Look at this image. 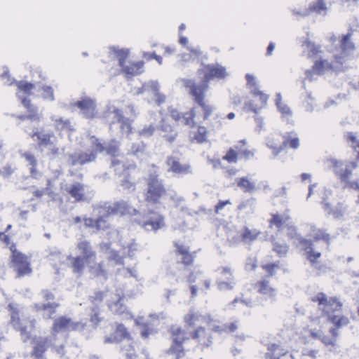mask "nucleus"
Returning a JSON list of instances; mask_svg holds the SVG:
<instances>
[{"mask_svg": "<svg viewBox=\"0 0 359 359\" xmlns=\"http://www.w3.org/2000/svg\"><path fill=\"white\" fill-rule=\"evenodd\" d=\"M151 167L156 170L150 172L146 178L147 189L144 191V201L151 205H157L161 203V198L167 194L163 180L159 177L157 166L154 164Z\"/></svg>", "mask_w": 359, "mask_h": 359, "instance_id": "obj_1", "label": "nucleus"}, {"mask_svg": "<svg viewBox=\"0 0 359 359\" xmlns=\"http://www.w3.org/2000/svg\"><path fill=\"white\" fill-rule=\"evenodd\" d=\"M184 87L188 89L189 94L191 97L192 100L196 103L203 111V120H207L213 113L215 108L210 104L205 99L206 93L208 91L207 86L196 87L195 80L183 79L182 80Z\"/></svg>", "mask_w": 359, "mask_h": 359, "instance_id": "obj_2", "label": "nucleus"}, {"mask_svg": "<svg viewBox=\"0 0 359 359\" xmlns=\"http://www.w3.org/2000/svg\"><path fill=\"white\" fill-rule=\"evenodd\" d=\"M330 162L333 172L335 175L344 184V189H351L359 191V179L355 181H350L349 179L352 175V172L358 167V164L355 161H351L344 165V163L334 158L329 160Z\"/></svg>", "mask_w": 359, "mask_h": 359, "instance_id": "obj_3", "label": "nucleus"}, {"mask_svg": "<svg viewBox=\"0 0 359 359\" xmlns=\"http://www.w3.org/2000/svg\"><path fill=\"white\" fill-rule=\"evenodd\" d=\"M8 309L11 313V325L15 330L20 332L22 341L27 342L31 339V332L35 328V319L21 320L20 311L18 306L13 304H9Z\"/></svg>", "mask_w": 359, "mask_h": 359, "instance_id": "obj_4", "label": "nucleus"}, {"mask_svg": "<svg viewBox=\"0 0 359 359\" xmlns=\"http://www.w3.org/2000/svg\"><path fill=\"white\" fill-rule=\"evenodd\" d=\"M30 137L36 142L40 150L43 151L45 148H48L47 155L50 158H55L60 154V149L54 144V140L56 137L53 131L35 128L30 134Z\"/></svg>", "mask_w": 359, "mask_h": 359, "instance_id": "obj_5", "label": "nucleus"}, {"mask_svg": "<svg viewBox=\"0 0 359 359\" xmlns=\"http://www.w3.org/2000/svg\"><path fill=\"white\" fill-rule=\"evenodd\" d=\"M197 74L201 76V81L199 83L196 82V87L206 86L208 90L211 80L224 79L228 76L226 68L219 63L203 65L202 68L198 69Z\"/></svg>", "mask_w": 359, "mask_h": 359, "instance_id": "obj_6", "label": "nucleus"}, {"mask_svg": "<svg viewBox=\"0 0 359 359\" xmlns=\"http://www.w3.org/2000/svg\"><path fill=\"white\" fill-rule=\"evenodd\" d=\"M287 235L289 238H296L298 240L299 244L302 246V250L305 252L306 259L312 264H314L317 260L320 257L321 253L315 251L313 249V241L309 239L303 238L297 233V227L291 222L286 224Z\"/></svg>", "mask_w": 359, "mask_h": 359, "instance_id": "obj_7", "label": "nucleus"}, {"mask_svg": "<svg viewBox=\"0 0 359 359\" xmlns=\"http://www.w3.org/2000/svg\"><path fill=\"white\" fill-rule=\"evenodd\" d=\"M10 267L16 273L18 278L29 276L32 273L29 258L22 252L16 250L15 246L11 248Z\"/></svg>", "mask_w": 359, "mask_h": 359, "instance_id": "obj_8", "label": "nucleus"}, {"mask_svg": "<svg viewBox=\"0 0 359 359\" xmlns=\"http://www.w3.org/2000/svg\"><path fill=\"white\" fill-rule=\"evenodd\" d=\"M97 209L104 210L107 215H137L139 213L136 208L123 200L114 202V203L105 202L102 205H97Z\"/></svg>", "mask_w": 359, "mask_h": 359, "instance_id": "obj_9", "label": "nucleus"}, {"mask_svg": "<svg viewBox=\"0 0 359 359\" xmlns=\"http://www.w3.org/2000/svg\"><path fill=\"white\" fill-rule=\"evenodd\" d=\"M85 327L82 322H74L69 317L61 316L54 319L50 332L55 337L58 333L83 330Z\"/></svg>", "mask_w": 359, "mask_h": 359, "instance_id": "obj_10", "label": "nucleus"}, {"mask_svg": "<svg viewBox=\"0 0 359 359\" xmlns=\"http://www.w3.org/2000/svg\"><path fill=\"white\" fill-rule=\"evenodd\" d=\"M313 302H318L319 306H323V311L328 316H332V313L341 310L342 303L336 297L327 299V295L323 292H318L315 297H311Z\"/></svg>", "mask_w": 359, "mask_h": 359, "instance_id": "obj_11", "label": "nucleus"}, {"mask_svg": "<svg viewBox=\"0 0 359 359\" xmlns=\"http://www.w3.org/2000/svg\"><path fill=\"white\" fill-rule=\"evenodd\" d=\"M97 151L96 148L86 151H79L67 156V163L71 166L77 165H83L92 162H95L97 157Z\"/></svg>", "mask_w": 359, "mask_h": 359, "instance_id": "obj_12", "label": "nucleus"}, {"mask_svg": "<svg viewBox=\"0 0 359 359\" xmlns=\"http://www.w3.org/2000/svg\"><path fill=\"white\" fill-rule=\"evenodd\" d=\"M137 222L147 231H156L165 226L163 216L154 210L144 214L142 219Z\"/></svg>", "mask_w": 359, "mask_h": 359, "instance_id": "obj_13", "label": "nucleus"}, {"mask_svg": "<svg viewBox=\"0 0 359 359\" xmlns=\"http://www.w3.org/2000/svg\"><path fill=\"white\" fill-rule=\"evenodd\" d=\"M90 140L91 147L96 148L98 153L106 151L107 154L111 156L115 157L118 156L121 143L117 140L111 139L106 146L95 135H90Z\"/></svg>", "mask_w": 359, "mask_h": 359, "instance_id": "obj_14", "label": "nucleus"}, {"mask_svg": "<svg viewBox=\"0 0 359 359\" xmlns=\"http://www.w3.org/2000/svg\"><path fill=\"white\" fill-rule=\"evenodd\" d=\"M165 163L168 167V172L177 175H189L193 172L189 163H182L180 158L177 156H167Z\"/></svg>", "mask_w": 359, "mask_h": 359, "instance_id": "obj_15", "label": "nucleus"}, {"mask_svg": "<svg viewBox=\"0 0 359 359\" xmlns=\"http://www.w3.org/2000/svg\"><path fill=\"white\" fill-rule=\"evenodd\" d=\"M217 272L220 275L216 280L217 288L220 291L233 290L236 283L231 268L220 267L217 269Z\"/></svg>", "mask_w": 359, "mask_h": 359, "instance_id": "obj_16", "label": "nucleus"}, {"mask_svg": "<svg viewBox=\"0 0 359 359\" xmlns=\"http://www.w3.org/2000/svg\"><path fill=\"white\" fill-rule=\"evenodd\" d=\"M351 33H348L342 36L340 41L341 52L340 54L334 55V62L337 64L342 65L346 61L350 53L354 50L355 45L351 40Z\"/></svg>", "mask_w": 359, "mask_h": 359, "instance_id": "obj_17", "label": "nucleus"}, {"mask_svg": "<svg viewBox=\"0 0 359 359\" xmlns=\"http://www.w3.org/2000/svg\"><path fill=\"white\" fill-rule=\"evenodd\" d=\"M190 336L191 339L196 342L198 346L201 350L208 348L212 344V337L211 334L203 327L200 326L197 327L190 333Z\"/></svg>", "mask_w": 359, "mask_h": 359, "instance_id": "obj_18", "label": "nucleus"}, {"mask_svg": "<svg viewBox=\"0 0 359 359\" xmlns=\"http://www.w3.org/2000/svg\"><path fill=\"white\" fill-rule=\"evenodd\" d=\"M100 216L94 219L90 217H84V225L88 228H94L97 231L106 230L110 228V224L107 220V217L110 215H107L105 211L97 209Z\"/></svg>", "mask_w": 359, "mask_h": 359, "instance_id": "obj_19", "label": "nucleus"}, {"mask_svg": "<svg viewBox=\"0 0 359 359\" xmlns=\"http://www.w3.org/2000/svg\"><path fill=\"white\" fill-rule=\"evenodd\" d=\"M213 320L210 315L203 316L194 309H190L189 312L184 316V322L189 327H194L200 323H205L210 325Z\"/></svg>", "mask_w": 359, "mask_h": 359, "instance_id": "obj_20", "label": "nucleus"}, {"mask_svg": "<svg viewBox=\"0 0 359 359\" xmlns=\"http://www.w3.org/2000/svg\"><path fill=\"white\" fill-rule=\"evenodd\" d=\"M74 105L81 110L85 118H93L95 116L96 103L95 100L85 97L81 100L76 102Z\"/></svg>", "mask_w": 359, "mask_h": 359, "instance_id": "obj_21", "label": "nucleus"}, {"mask_svg": "<svg viewBox=\"0 0 359 359\" xmlns=\"http://www.w3.org/2000/svg\"><path fill=\"white\" fill-rule=\"evenodd\" d=\"M131 336L128 329L122 323H118L114 333L109 336L104 337V344L119 343L124 339H130Z\"/></svg>", "mask_w": 359, "mask_h": 359, "instance_id": "obj_22", "label": "nucleus"}, {"mask_svg": "<svg viewBox=\"0 0 359 359\" xmlns=\"http://www.w3.org/2000/svg\"><path fill=\"white\" fill-rule=\"evenodd\" d=\"M59 306L60 304L55 302L43 304L37 303L34 305L36 311L41 313V316L45 320L53 319Z\"/></svg>", "mask_w": 359, "mask_h": 359, "instance_id": "obj_23", "label": "nucleus"}, {"mask_svg": "<svg viewBox=\"0 0 359 359\" xmlns=\"http://www.w3.org/2000/svg\"><path fill=\"white\" fill-rule=\"evenodd\" d=\"M158 130L161 133V137L169 144H172L178 137L177 130L164 118L161 120Z\"/></svg>", "mask_w": 359, "mask_h": 359, "instance_id": "obj_24", "label": "nucleus"}, {"mask_svg": "<svg viewBox=\"0 0 359 359\" xmlns=\"http://www.w3.org/2000/svg\"><path fill=\"white\" fill-rule=\"evenodd\" d=\"M124 298L123 294L122 296L117 294L116 299L108 302L109 309L115 315L131 316L130 312L123 302Z\"/></svg>", "mask_w": 359, "mask_h": 359, "instance_id": "obj_25", "label": "nucleus"}, {"mask_svg": "<svg viewBox=\"0 0 359 359\" xmlns=\"http://www.w3.org/2000/svg\"><path fill=\"white\" fill-rule=\"evenodd\" d=\"M33 344L34 346L30 355H44L45 352L51 345V339L49 337H36L33 338Z\"/></svg>", "mask_w": 359, "mask_h": 359, "instance_id": "obj_26", "label": "nucleus"}, {"mask_svg": "<svg viewBox=\"0 0 359 359\" xmlns=\"http://www.w3.org/2000/svg\"><path fill=\"white\" fill-rule=\"evenodd\" d=\"M77 249L81 254L82 258L87 262H93L96 259V252L93 250L90 243L88 241H80L77 244Z\"/></svg>", "mask_w": 359, "mask_h": 359, "instance_id": "obj_27", "label": "nucleus"}, {"mask_svg": "<svg viewBox=\"0 0 359 359\" xmlns=\"http://www.w3.org/2000/svg\"><path fill=\"white\" fill-rule=\"evenodd\" d=\"M18 97L28 112V119L32 121L39 122L41 118V115L39 113L38 107L32 104L30 99L23 97L20 95H18Z\"/></svg>", "mask_w": 359, "mask_h": 359, "instance_id": "obj_28", "label": "nucleus"}, {"mask_svg": "<svg viewBox=\"0 0 359 359\" xmlns=\"http://www.w3.org/2000/svg\"><path fill=\"white\" fill-rule=\"evenodd\" d=\"M112 113L115 114L117 122L120 123V128L121 132L127 135L132 133V121H130L128 118L125 117L123 116V111L116 107L114 108Z\"/></svg>", "mask_w": 359, "mask_h": 359, "instance_id": "obj_29", "label": "nucleus"}, {"mask_svg": "<svg viewBox=\"0 0 359 359\" xmlns=\"http://www.w3.org/2000/svg\"><path fill=\"white\" fill-rule=\"evenodd\" d=\"M322 205L326 213L328 215H332L335 219H340L343 217L346 210V207L343 203H338L334 208H332L330 203L325 200H323L322 201Z\"/></svg>", "mask_w": 359, "mask_h": 359, "instance_id": "obj_30", "label": "nucleus"}, {"mask_svg": "<svg viewBox=\"0 0 359 359\" xmlns=\"http://www.w3.org/2000/svg\"><path fill=\"white\" fill-rule=\"evenodd\" d=\"M175 246L176 255L182 257L180 263L186 266L191 265L194 262V255L189 252V248L178 243H175Z\"/></svg>", "mask_w": 359, "mask_h": 359, "instance_id": "obj_31", "label": "nucleus"}, {"mask_svg": "<svg viewBox=\"0 0 359 359\" xmlns=\"http://www.w3.org/2000/svg\"><path fill=\"white\" fill-rule=\"evenodd\" d=\"M291 217L289 215L271 214V218L269 221V226H275L278 231H281L286 227L287 224H290Z\"/></svg>", "mask_w": 359, "mask_h": 359, "instance_id": "obj_32", "label": "nucleus"}, {"mask_svg": "<svg viewBox=\"0 0 359 359\" xmlns=\"http://www.w3.org/2000/svg\"><path fill=\"white\" fill-rule=\"evenodd\" d=\"M67 259L71 262L73 273L81 276L83 273L86 263H88L86 260L81 256L72 257V255L68 256Z\"/></svg>", "mask_w": 359, "mask_h": 359, "instance_id": "obj_33", "label": "nucleus"}, {"mask_svg": "<svg viewBox=\"0 0 359 359\" xmlns=\"http://www.w3.org/2000/svg\"><path fill=\"white\" fill-rule=\"evenodd\" d=\"M255 288L259 294L269 298L274 299L276 297V290L270 285L269 280H262L257 282Z\"/></svg>", "mask_w": 359, "mask_h": 359, "instance_id": "obj_34", "label": "nucleus"}, {"mask_svg": "<svg viewBox=\"0 0 359 359\" xmlns=\"http://www.w3.org/2000/svg\"><path fill=\"white\" fill-rule=\"evenodd\" d=\"M67 192L77 202L84 200V184L75 182L66 189Z\"/></svg>", "mask_w": 359, "mask_h": 359, "instance_id": "obj_35", "label": "nucleus"}, {"mask_svg": "<svg viewBox=\"0 0 359 359\" xmlns=\"http://www.w3.org/2000/svg\"><path fill=\"white\" fill-rule=\"evenodd\" d=\"M172 342L184 344L189 338L187 337L186 331L181 327L172 325L170 328Z\"/></svg>", "mask_w": 359, "mask_h": 359, "instance_id": "obj_36", "label": "nucleus"}, {"mask_svg": "<svg viewBox=\"0 0 359 359\" xmlns=\"http://www.w3.org/2000/svg\"><path fill=\"white\" fill-rule=\"evenodd\" d=\"M311 231L313 232V241H324L327 246L329 247L331 243L332 237L330 233H328L326 229H317L314 225H312Z\"/></svg>", "mask_w": 359, "mask_h": 359, "instance_id": "obj_37", "label": "nucleus"}, {"mask_svg": "<svg viewBox=\"0 0 359 359\" xmlns=\"http://www.w3.org/2000/svg\"><path fill=\"white\" fill-rule=\"evenodd\" d=\"M275 102L278 111L282 114V117L289 121V118H291L292 112L290 108L282 102V96L280 93H276Z\"/></svg>", "mask_w": 359, "mask_h": 359, "instance_id": "obj_38", "label": "nucleus"}, {"mask_svg": "<svg viewBox=\"0 0 359 359\" xmlns=\"http://www.w3.org/2000/svg\"><path fill=\"white\" fill-rule=\"evenodd\" d=\"M283 141L282 142L283 148L290 147L292 149H296L299 146V140L297 134L292 131L287 133L283 136Z\"/></svg>", "mask_w": 359, "mask_h": 359, "instance_id": "obj_39", "label": "nucleus"}, {"mask_svg": "<svg viewBox=\"0 0 359 359\" xmlns=\"http://www.w3.org/2000/svg\"><path fill=\"white\" fill-rule=\"evenodd\" d=\"M260 234V231L257 229H250L248 226H244L241 233V238L244 243H251L257 240Z\"/></svg>", "mask_w": 359, "mask_h": 359, "instance_id": "obj_40", "label": "nucleus"}, {"mask_svg": "<svg viewBox=\"0 0 359 359\" xmlns=\"http://www.w3.org/2000/svg\"><path fill=\"white\" fill-rule=\"evenodd\" d=\"M332 66L326 60H316L312 67V70L306 71V75L309 78L313 72H316L318 74L323 73L326 69H332Z\"/></svg>", "mask_w": 359, "mask_h": 359, "instance_id": "obj_41", "label": "nucleus"}, {"mask_svg": "<svg viewBox=\"0 0 359 359\" xmlns=\"http://www.w3.org/2000/svg\"><path fill=\"white\" fill-rule=\"evenodd\" d=\"M144 62L139 61L133 62L130 65H124L122 67V72L127 75L135 76L141 74L143 72Z\"/></svg>", "mask_w": 359, "mask_h": 359, "instance_id": "obj_42", "label": "nucleus"}, {"mask_svg": "<svg viewBox=\"0 0 359 359\" xmlns=\"http://www.w3.org/2000/svg\"><path fill=\"white\" fill-rule=\"evenodd\" d=\"M236 184L245 193H252L256 190L255 182L250 181L247 177L238 178Z\"/></svg>", "mask_w": 359, "mask_h": 359, "instance_id": "obj_43", "label": "nucleus"}, {"mask_svg": "<svg viewBox=\"0 0 359 359\" xmlns=\"http://www.w3.org/2000/svg\"><path fill=\"white\" fill-rule=\"evenodd\" d=\"M196 116V107H193L191 109L182 114V122L184 126H189L191 128L196 127V123L195 118Z\"/></svg>", "mask_w": 359, "mask_h": 359, "instance_id": "obj_44", "label": "nucleus"}, {"mask_svg": "<svg viewBox=\"0 0 359 359\" xmlns=\"http://www.w3.org/2000/svg\"><path fill=\"white\" fill-rule=\"evenodd\" d=\"M136 323L140 327V335L143 339H148L150 335L157 332L153 325L150 323L137 321Z\"/></svg>", "mask_w": 359, "mask_h": 359, "instance_id": "obj_45", "label": "nucleus"}, {"mask_svg": "<svg viewBox=\"0 0 359 359\" xmlns=\"http://www.w3.org/2000/svg\"><path fill=\"white\" fill-rule=\"evenodd\" d=\"M166 353L175 355L176 359L183 358L185 355L183 344L172 342L170 347L166 351Z\"/></svg>", "mask_w": 359, "mask_h": 359, "instance_id": "obj_46", "label": "nucleus"}, {"mask_svg": "<svg viewBox=\"0 0 359 359\" xmlns=\"http://www.w3.org/2000/svg\"><path fill=\"white\" fill-rule=\"evenodd\" d=\"M53 120L55 122V126L56 130L60 131H68L71 133L74 131V128L72 126L71 122L69 119H63L62 118H59Z\"/></svg>", "mask_w": 359, "mask_h": 359, "instance_id": "obj_47", "label": "nucleus"}, {"mask_svg": "<svg viewBox=\"0 0 359 359\" xmlns=\"http://www.w3.org/2000/svg\"><path fill=\"white\" fill-rule=\"evenodd\" d=\"M89 271L94 277L107 278V273L104 269L103 262H100L89 266Z\"/></svg>", "mask_w": 359, "mask_h": 359, "instance_id": "obj_48", "label": "nucleus"}, {"mask_svg": "<svg viewBox=\"0 0 359 359\" xmlns=\"http://www.w3.org/2000/svg\"><path fill=\"white\" fill-rule=\"evenodd\" d=\"M110 50L116 54V57L118 59V65L121 67H123L126 63V61L129 55L128 49H118L115 46L110 47Z\"/></svg>", "mask_w": 359, "mask_h": 359, "instance_id": "obj_49", "label": "nucleus"}, {"mask_svg": "<svg viewBox=\"0 0 359 359\" xmlns=\"http://www.w3.org/2000/svg\"><path fill=\"white\" fill-rule=\"evenodd\" d=\"M208 130L205 126H199L197 130L194 133L192 141L202 144L207 141Z\"/></svg>", "mask_w": 359, "mask_h": 359, "instance_id": "obj_50", "label": "nucleus"}, {"mask_svg": "<svg viewBox=\"0 0 359 359\" xmlns=\"http://www.w3.org/2000/svg\"><path fill=\"white\" fill-rule=\"evenodd\" d=\"M160 86L156 81H150L147 83H144L142 87L139 89L138 93H142L144 92H151L156 94L159 92Z\"/></svg>", "mask_w": 359, "mask_h": 359, "instance_id": "obj_51", "label": "nucleus"}, {"mask_svg": "<svg viewBox=\"0 0 359 359\" xmlns=\"http://www.w3.org/2000/svg\"><path fill=\"white\" fill-rule=\"evenodd\" d=\"M121 185L125 190L130 192L134 191L136 188L135 182L132 180L128 172H126L124 173L123 179L121 180Z\"/></svg>", "mask_w": 359, "mask_h": 359, "instance_id": "obj_52", "label": "nucleus"}, {"mask_svg": "<svg viewBox=\"0 0 359 359\" xmlns=\"http://www.w3.org/2000/svg\"><path fill=\"white\" fill-rule=\"evenodd\" d=\"M344 139L346 142L351 143V147L354 151H358V148H359V140H358L355 133L346 132L344 134Z\"/></svg>", "mask_w": 359, "mask_h": 359, "instance_id": "obj_53", "label": "nucleus"}, {"mask_svg": "<svg viewBox=\"0 0 359 359\" xmlns=\"http://www.w3.org/2000/svg\"><path fill=\"white\" fill-rule=\"evenodd\" d=\"M289 246L286 243H280L276 241H273V250L278 257H285L288 252Z\"/></svg>", "mask_w": 359, "mask_h": 359, "instance_id": "obj_54", "label": "nucleus"}, {"mask_svg": "<svg viewBox=\"0 0 359 359\" xmlns=\"http://www.w3.org/2000/svg\"><path fill=\"white\" fill-rule=\"evenodd\" d=\"M156 129H158V127H156L154 123L145 125L138 131V135L142 137L148 138L154 134Z\"/></svg>", "mask_w": 359, "mask_h": 359, "instance_id": "obj_55", "label": "nucleus"}, {"mask_svg": "<svg viewBox=\"0 0 359 359\" xmlns=\"http://www.w3.org/2000/svg\"><path fill=\"white\" fill-rule=\"evenodd\" d=\"M329 320L333 323L335 327L340 328L342 326L347 325L349 323V320L347 317L341 316H330L328 318Z\"/></svg>", "mask_w": 359, "mask_h": 359, "instance_id": "obj_56", "label": "nucleus"}, {"mask_svg": "<svg viewBox=\"0 0 359 359\" xmlns=\"http://www.w3.org/2000/svg\"><path fill=\"white\" fill-rule=\"evenodd\" d=\"M303 46H306L308 50V56L309 57L316 56L318 53L320 52V46H316L314 43L311 42L309 40L305 41L303 44Z\"/></svg>", "mask_w": 359, "mask_h": 359, "instance_id": "obj_57", "label": "nucleus"}, {"mask_svg": "<svg viewBox=\"0 0 359 359\" xmlns=\"http://www.w3.org/2000/svg\"><path fill=\"white\" fill-rule=\"evenodd\" d=\"M326 10L325 4L323 0H318L316 2L311 4L309 7V12L304 15H306L311 12L320 13L323 11Z\"/></svg>", "mask_w": 359, "mask_h": 359, "instance_id": "obj_58", "label": "nucleus"}, {"mask_svg": "<svg viewBox=\"0 0 359 359\" xmlns=\"http://www.w3.org/2000/svg\"><path fill=\"white\" fill-rule=\"evenodd\" d=\"M108 259L109 261L114 262L115 264L118 265L124 264V256L121 255L118 251L115 250H110Z\"/></svg>", "mask_w": 359, "mask_h": 359, "instance_id": "obj_59", "label": "nucleus"}, {"mask_svg": "<svg viewBox=\"0 0 359 359\" xmlns=\"http://www.w3.org/2000/svg\"><path fill=\"white\" fill-rule=\"evenodd\" d=\"M18 88L24 92L25 94L29 95L32 94V90L34 88V85L25 81H20L16 83Z\"/></svg>", "mask_w": 359, "mask_h": 359, "instance_id": "obj_60", "label": "nucleus"}, {"mask_svg": "<svg viewBox=\"0 0 359 359\" xmlns=\"http://www.w3.org/2000/svg\"><path fill=\"white\" fill-rule=\"evenodd\" d=\"M238 151L237 149L230 148L226 154L222 157L223 160L226 161L228 163H236L238 161Z\"/></svg>", "mask_w": 359, "mask_h": 359, "instance_id": "obj_61", "label": "nucleus"}, {"mask_svg": "<svg viewBox=\"0 0 359 359\" xmlns=\"http://www.w3.org/2000/svg\"><path fill=\"white\" fill-rule=\"evenodd\" d=\"M123 249L127 250L126 255L128 257L133 258L139 250V245L135 240H133L126 247H124Z\"/></svg>", "mask_w": 359, "mask_h": 359, "instance_id": "obj_62", "label": "nucleus"}, {"mask_svg": "<svg viewBox=\"0 0 359 359\" xmlns=\"http://www.w3.org/2000/svg\"><path fill=\"white\" fill-rule=\"evenodd\" d=\"M22 156H23L32 166L30 168L31 172L33 173L35 172L37 165V161L35 156L30 152H25L22 155Z\"/></svg>", "mask_w": 359, "mask_h": 359, "instance_id": "obj_63", "label": "nucleus"}, {"mask_svg": "<svg viewBox=\"0 0 359 359\" xmlns=\"http://www.w3.org/2000/svg\"><path fill=\"white\" fill-rule=\"evenodd\" d=\"M105 295L104 291H96L93 295L89 297V300L92 304L97 305L103 301Z\"/></svg>", "mask_w": 359, "mask_h": 359, "instance_id": "obj_64", "label": "nucleus"}]
</instances>
